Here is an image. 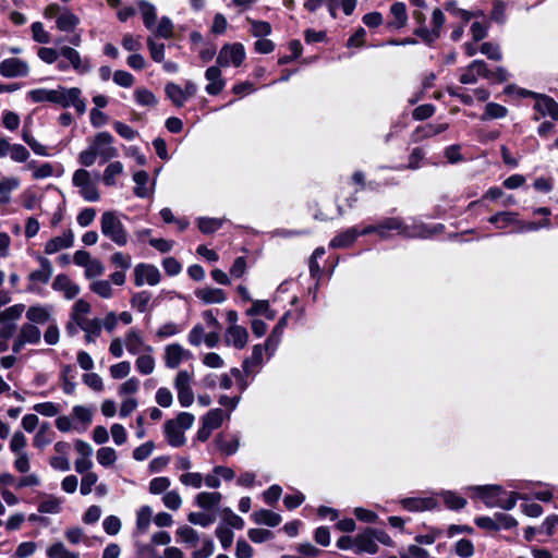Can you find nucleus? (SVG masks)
<instances>
[{
    "instance_id": "nucleus-1",
    "label": "nucleus",
    "mask_w": 558,
    "mask_h": 558,
    "mask_svg": "<svg viewBox=\"0 0 558 558\" xmlns=\"http://www.w3.org/2000/svg\"><path fill=\"white\" fill-rule=\"evenodd\" d=\"M473 492L472 498H478L488 508H501L511 510L515 507L518 499L526 500L524 495L511 492L507 494L499 485H483L470 487Z\"/></svg>"
},
{
    "instance_id": "nucleus-2",
    "label": "nucleus",
    "mask_w": 558,
    "mask_h": 558,
    "mask_svg": "<svg viewBox=\"0 0 558 558\" xmlns=\"http://www.w3.org/2000/svg\"><path fill=\"white\" fill-rule=\"evenodd\" d=\"M100 229L102 235L110 239L117 245H126L128 233L117 213L105 211L101 215Z\"/></svg>"
},
{
    "instance_id": "nucleus-3",
    "label": "nucleus",
    "mask_w": 558,
    "mask_h": 558,
    "mask_svg": "<svg viewBox=\"0 0 558 558\" xmlns=\"http://www.w3.org/2000/svg\"><path fill=\"white\" fill-rule=\"evenodd\" d=\"M53 104L60 105L63 108L74 107L78 116L86 112V101L82 97V90L78 87H63L59 86L56 89Z\"/></svg>"
},
{
    "instance_id": "nucleus-4",
    "label": "nucleus",
    "mask_w": 558,
    "mask_h": 558,
    "mask_svg": "<svg viewBox=\"0 0 558 558\" xmlns=\"http://www.w3.org/2000/svg\"><path fill=\"white\" fill-rule=\"evenodd\" d=\"M72 183L80 189L82 197L87 202H97L100 194L90 172L85 169H78L73 173Z\"/></svg>"
},
{
    "instance_id": "nucleus-5",
    "label": "nucleus",
    "mask_w": 558,
    "mask_h": 558,
    "mask_svg": "<svg viewBox=\"0 0 558 558\" xmlns=\"http://www.w3.org/2000/svg\"><path fill=\"white\" fill-rule=\"evenodd\" d=\"M245 59V50L242 44L235 43L231 45H225L216 59L217 65L220 68H227L230 65L240 66Z\"/></svg>"
},
{
    "instance_id": "nucleus-6",
    "label": "nucleus",
    "mask_w": 558,
    "mask_h": 558,
    "mask_svg": "<svg viewBox=\"0 0 558 558\" xmlns=\"http://www.w3.org/2000/svg\"><path fill=\"white\" fill-rule=\"evenodd\" d=\"M193 376L187 371H180L173 380V386L178 393L179 403L187 408L194 402V392L192 390Z\"/></svg>"
},
{
    "instance_id": "nucleus-7",
    "label": "nucleus",
    "mask_w": 558,
    "mask_h": 558,
    "mask_svg": "<svg viewBox=\"0 0 558 558\" xmlns=\"http://www.w3.org/2000/svg\"><path fill=\"white\" fill-rule=\"evenodd\" d=\"M31 72L27 61L11 57L0 62V74L5 78L26 77Z\"/></svg>"
},
{
    "instance_id": "nucleus-8",
    "label": "nucleus",
    "mask_w": 558,
    "mask_h": 558,
    "mask_svg": "<svg viewBox=\"0 0 558 558\" xmlns=\"http://www.w3.org/2000/svg\"><path fill=\"white\" fill-rule=\"evenodd\" d=\"M160 279L161 274L155 265L140 263L134 268V283L136 287L144 284L157 286Z\"/></svg>"
},
{
    "instance_id": "nucleus-9",
    "label": "nucleus",
    "mask_w": 558,
    "mask_h": 558,
    "mask_svg": "<svg viewBox=\"0 0 558 558\" xmlns=\"http://www.w3.org/2000/svg\"><path fill=\"white\" fill-rule=\"evenodd\" d=\"M445 15L440 9L433 11L432 24L433 28L428 29L426 26H420L414 31V34L422 38L427 44L434 43L440 36V29L445 24Z\"/></svg>"
},
{
    "instance_id": "nucleus-10",
    "label": "nucleus",
    "mask_w": 558,
    "mask_h": 558,
    "mask_svg": "<svg viewBox=\"0 0 558 558\" xmlns=\"http://www.w3.org/2000/svg\"><path fill=\"white\" fill-rule=\"evenodd\" d=\"M113 137L108 132L98 133L90 144L102 161H108L118 156V150L112 146Z\"/></svg>"
},
{
    "instance_id": "nucleus-11",
    "label": "nucleus",
    "mask_w": 558,
    "mask_h": 558,
    "mask_svg": "<svg viewBox=\"0 0 558 558\" xmlns=\"http://www.w3.org/2000/svg\"><path fill=\"white\" fill-rule=\"evenodd\" d=\"M191 357V352L179 343H171L165 347L163 362L166 367L174 369Z\"/></svg>"
},
{
    "instance_id": "nucleus-12",
    "label": "nucleus",
    "mask_w": 558,
    "mask_h": 558,
    "mask_svg": "<svg viewBox=\"0 0 558 558\" xmlns=\"http://www.w3.org/2000/svg\"><path fill=\"white\" fill-rule=\"evenodd\" d=\"M489 76V70L487 64L483 60L472 61L461 73L460 83L462 84H475L477 77Z\"/></svg>"
},
{
    "instance_id": "nucleus-13",
    "label": "nucleus",
    "mask_w": 558,
    "mask_h": 558,
    "mask_svg": "<svg viewBox=\"0 0 558 558\" xmlns=\"http://www.w3.org/2000/svg\"><path fill=\"white\" fill-rule=\"evenodd\" d=\"M248 342V331L243 326H228L225 333V343L228 347H233L242 350Z\"/></svg>"
},
{
    "instance_id": "nucleus-14",
    "label": "nucleus",
    "mask_w": 558,
    "mask_h": 558,
    "mask_svg": "<svg viewBox=\"0 0 558 558\" xmlns=\"http://www.w3.org/2000/svg\"><path fill=\"white\" fill-rule=\"evenodd\" d=\"M205 78L208 81L205 90L208 95H219L225 86L226 81L222 78L221 70L219 65H211L205 71Z\"/></svg>"
},
{
    "instance_id": "nucleus-15",
    "label": "nucleus",
    "mask_w": 558,
    "mask_h": 558,
    "mask_svg": "<svg viewBox=\"0 0 558 558\" xmlns=\"http://www.w3.org/2000/svg\"><path fill=\"white\" fill-rule=\"evenodd\" d=\"M135 183L134 194L140 198H146L155 192V181H150L149 174L146 171H136L133 174Z\"/></svg>"
},
{
    "instance_id": "nucleus-16",
    "label": "nucleus",
    "mask_w": 558,
    "mask_h": 558,
    "mask_svg": "<svg viewBox=\"0 0 558 558\" xmlns=\"http://www.w3.org/2000/svg\"><path fill=\"white\" fill-rule=\"evenodd\" d=\"M52 289L62 292L66 300L74 299L81 292L80 286L64 274H60L54 278Z\"/></svg>"
},
{
    "instance_id": "nucleus-17",
    "label": "nucleus",
    "mask_w": 558,
    "mask_h": 558,
    "mask_svg": "<svg viewBox=\"0 0 558 558\" xmlns=\"http://www.w3.org/2000/svg\"><path fill=\"white\" fill-rule=\"evenodd\" d=\"M60 54L69 60L73 69L78 74H85L89 72L90 65L87 60H83L80 52L69 46H62L60 48Z\"/></svg>"
},
{
    "instance_id": "nucleus-18",
    "label": "nucleus",
    "mask_w": 558,
    "mask_h": 558,
    "mask_svg": "<svg viewBox=\"0 0 558 558\" xmlns=\"http://www.w3.org/2000/svg\"><path fill=\"white\" fill-rule=\"evenodd\" d=\"M74 243V234L72 230L68 229L60 236H54L49 240L45 245V253L52 255L63 248H69Z\"/></svg>"
},
{
    "instance_id": "nucleus-19",
    "label": "nucleus",
    "mask_w": 558,
    "mask_h": 558,
    "mask_svg": "<svg viewBox=\"0 0 558 558\" xmlns=\"http://www.w3.org/2000/svg\"><path fill=\"white\" fill-rule=\"evenodd\" d=\"M377 551L378 545L374 541L372 529L355 535V554H376Z\"/></svg>"
},
{
    "instance_id": "nucleus-20",
    "label": "nucleus",
    "mask_w": 558,
    "mask_h": 558,
    "mask_svg": "<svg viewBox=\"0 0 558 558\" xmlns=\"http://www.w3.org/2000/svg\"><path fill=\"white\" fill-rule=\"evenodd\" d=\"M197 299L205 304H221L227 300L226 293L222 289L205 287L195 291Z\"/></svg>"
},
{
    "instance_id": "nucleus-21",
    "label": "nucleus",
    "mask_w": 558,
    "mask_h": 558,
    "mask_svg": "<svg viewBox=\"0 0 558 558\" xmlns=\"http://www.w3.org/2000/svg\"><path fill=\"white\" fill-rule=\"evenodd\" d=\"M153 353L154 348L146 345L144 347V353L136 359L135 367L142 375H149L155 371L156 360Z\"/></svg>"
},
{
    "instance_id": "nucleus-22",
    "label": "nucleus",
    "mask_w": 558,
    "mask_h": 558,
    "mask_svg": "<svg viewBox=\"0 0 558 558\" xmlns=\"http://www.w3.org/2000/svg\"><path fill=\"white\" fill-rule=\"evenodd\" d=\"M378 235L383 239L389 235L390 231H396L399 234H409L408 227L404 226L400 218L391 217L386 218L378 222Z\"/></svg>"
},
{
    "instance_id": "nucleus-23",
    "label": "nucleus",
    "mask_w": 558,
    "mask_h": 558,
    "mask_svg": "<svg viewBox=\"0 0 558 558\" xmlns=\"http://www.w3.org/2000/svg\"><path fill=\"white\" fill-rule=\"evenodd\" d=\"M26 318L33 325L51 323V308L44 305L29 306L26 311Z\"/></svg>"
},
{
    "instance_id": "nucleus-24",
    "label": "nucleus",
    "mask_w": 558,
    "mask_h": 558,
    "mask_svg": "<svg viewBox=\"0 0 558 558\" xmlns=\"http://www.w3.org/2000/svg\"><path fill=\"white\" fill-rule=\"evenodd\" d=\"M165 435L168 440V444L172 447H181L185 444L186 439L184 436V430L178 426L174 421H167L165 423Z\"/></svg>"
},
{
    "instance_id": "nucleus-25",
    "label": "nucleus",
    "mask_w": 558,
    "mask_h": 558,
    "mask_svg": "<svg viewBox=\"0 0 558 558\" xmlns=\"http://www.w3.org/2000/svg\"><path fill=\"white\" fill-rule=\"evenodd\" d=\"M38 262L40 264V268L32 271L28 276V279L33 283L46 284L49 282L52 276V265L46 257H39Z\"/></svg>"
},
{
    "instance_id": "nucleus-26",
    "label": "nucleus",
    "mask_w": 558,
    "mask_h": 558,
    "mask_svg": "<svg viewBox=\"0 0 558 558\" xmlns=\"http://www.w3.org/2000/svg\"><path fill=\"white\" fill-rule=\"evenodd\" d=\"M359 236V230L352 227L332 238L329 245L332 248H347L351 246Z\"/></svg>"
},
{
    "instance_id": "nucleus-27",
    "label": "nucleus",
    "mask_w": 558,
    "mask_h": 558,
    "mask_svg": "<svg viewBox=\"0 0 558 558\" xmlns=\"http://www.w3.org/2000/svg\"><path fill=\"white\" fill-rule=\"evenodd\" d=\"M80 17L68 8L62 11L56 21L57 28L61 32L72 33L80 24Z\"/></svg>"
},
{
    "instance_id": "nucleus-28",
    "label": "nucleus",
    "mask_w": 558,
    "mask_h": 558,
    "mask_svg": "<svg viewBox=\"0 0 558 558\" xmlns=\"http://www.w3.org/2000/svg\"><path fill=\"white\" fill-rule=\"evenodd\" d=\"M124 345L129 353L135 355L144 352V347H146L144 339L141 332L136 329H130L124 337Z\"/></svg>"
},
{
    "instance_id": "nucleus-29",
    "label": "nucleus",
    "mask_w": 558,
    "mask_h": 558,
    "mask_svg": "<svg viewBox=\"0 0 558 558\" xmlns=\"http://www.w3.org/2000/svg\"><path fill=\"white\" fill-rule=\"evenodd\" d=\"M401 502L403 508L410 511L430 510L437 506V501L434 497L405 498Z\"/></svg>"
},
{
    "instance_id": "nucleus-30",
    "label": "nucleus",
    "mask_w": 558,
    "mask_h": 558,
    "mask_svg": "<svg viewBox=\"0 0 558 558\" xmlns=\"http://www.w3.org/2000/svg\"><path fill=\"white\" fill-rule=\"evenodd\" d=\"M137 7L142 14L145 27L148 31H153L157 20L156 7L146 0H138Z\"/></svg>"
},
{
    "instance_id": "nucleus-31",
    "label": "nucleus",
    "mask_w": 558,
    "mask_h": 558,
    "mask_svg": "<svg viewBox=\"0 0 558 558\" xmlns=\"http://www.w3.org/2000/svg\"><path fill=\"white\" fill-rule=\"evenodd\" d=\"M534 108L542 114V116H549L554 120H558V102H556L554 99L543 96L539 97Z\"/></svg>"
},
{
    "instance_id": "nucleus-32",
    "label": "nucleus",
    "mask_w": 558,
    "mask_h": 558,
    "mask_svg": "<svg viewBox=\"0 0 558 558\" xmlns=\"http://www.w3.org/2000/svg\"><path fill=\"white\" fill-rule=\"evenodd\" d=\"M54 433L48 422H44L34 436L33 444L36 448L43 449L52 442Z\"/></svg>"
},
{
    "instance_id": "nucleus-33",
    "label": "nucleus",
    "mask_w": 558,
    "mask_h": 558,
    "mask_svg": "<svg viewBox=\"0 0 558 558\" xmlns=\"http://www.w3.org/2000/svg\"><path fill=\"white\" fill-rule=\"evenodd\" d=\"M62 510V499L53 496L46 495L38 504V512L48 514H58Z\"/></svg>"
},
{
    "instance_id": "nucleus-34",
    "label": "nucleus",
    "mask_w": 558,
    "mask_h": 558,
    "mask_svg": "<svg viewBox=\"0 0 558 558\" xmlns=\"http://www.w3.org/2000/svg\"><path fill=\"white\" fill-rule=\"evenodd\" d=\"M264 351H267L266 344H256L253 347L251 356L243 361L242 366L245 374H251L254 367L263 364Z\"/></svg>"
},
{
    "instance_id": "nucleus-35",
    "label": "nucleus",
    "mask_w": 558,
    "mask_h": 558,
    "mask_svg": "<svg viewBox=\"0 0 558 558\" xmlns=\"http://www.w3.org/2000/svg\"><path fill=\"white\" fill-rule=\"evenodd\" d=\"M222 499V495L218 492H202L196 495L195 502L196 505L205 510L213 509L214 507L218 506Z\"/></svg>"
},
{
    "instance_id": "nucleus-36",
    "label": "nucleus",
    "mask_w": 558,
    "mask_h": 558,
    "mask_svg": "<svg viewBox=\"0 0 558 558\" xmlns=\"http://www.w3.org/2000/svg\"><path fill=\"white\" fill-rule=\"evenodd\" d=\"M252 519L256 524H265L271 527L277 526L281 522L280 514L267 509L255 511L252 514Z\"/></svg>"
},
{
    "instance_id": "nucleus-37",
    "label": "nucleus",
    "mask_w": 558,
    "mask_h": 558,
    "mask_svg": "<svg viewBox=\"0 0 558 558\" xmlns=\"http://www.w3.org/2000/svg\"><path fill=\"white\" fill-rule=\"evenodd\" d=\"M78 327L85 332L86 342L92 343L100 336L102 325L100 319L94 318L87 322H81Z\"/></svg>"
},
{
    "instance_id": "nucleus-38",
    "label": "nucleus",
    "mask_w": 558,
    "mask_h": 558,
    "mask_svg": "<svg viewBox=\"0 0 558 558\" xmlns=\"http://www.w3.org/2000/svg\"><path fill=\"white\" fill-rule=\"evenodd\" d=\"M488 221L495 225L498 229L507 228L511 225H518V214L512 211H499L488 218Z\"/></svg>"
},
{
    "instance_id": "nucleus-39",
    "label": "nucleus",
    "mask_w": 558,
    "mask_h": 558,
    "mask_svg": "<svg viewBox=\"0 0 558 558\" xmlns=\"http://www.w3.org/2000/svg\"><path fill=\"white\" fill-rule=\"evenodd\" d=\"M92 311L90 304L84 299H78L71 311V319L76 324V326L81 325V322L89 320L85 316L89 314Z\"/></svg>"
},
{
    "instance_id": "nucleus-40",
    "label": "nucleus",
    "mask_w": 558,
    "mask_h": 558,
    "mask_svg": "<svg viewBox=\"0 0 558 558\" xmlns=\"http://www.w3.org/2000/svg\"><path fill=\"white\" fill-rule=\"evenodd\" d=\"M17 336L27 344H38L40 342L41 331L36 325L25 323L21 326Z\"/></svg>"
},
{
    "instance_id": "nucleus-41",
    "label": "nucleus",
    "mask_w": 558,
    "mask_h": 558,
    "mask_svg": "<svg viewBox=\"0 0 558 558\" xmlns=\"http://www.w3.org/2000/svg\"><path fill=\"white\" fill-rule=\"evenodd\" d=\"M390 13L393 16V21L389 24V26L393 28H402L405 26L408 22L407 8L403 2H395L390 7Z\"/></svg>"
},
{
    "instance_id": "nucleus-42",
    "label": "nucleus",
    "mask_w": 558,
    "mask_h": 558,
    "mask_svg": "<svg viewBox=\"0 0 558 558\" xmlns=\"http://www.w3.org/2000/svg\"><path fill=\"white\" fill-rule=\"evenodd\" d=\"M153 518V509L150 506H142L136 511V530L138 533L144 534L147 532Z\"/></svg>"
},
{
    "instance_id": "nucleus-43",
    "label": "nucleus",
    "mask_w": 558,
    "mask_h": 558,
    "mask_svg": "<svg viewBox=\"0 0 558 558\" xmlns=\"http://www.w3.org/2000/svg\"><path fill=\"white\" fill-rule=\"evenodd\" d=\"M74 418L81 424V432H85L93 421V411L84 405H75L72 409Z\"/></svg>"
},
{
    "instance_id": "nucleus-44",
    "label": "nucleus",
    "mask_w": 558,
    "mask_h": 558,
    "mask_svg": "<svg viewBox=\"0 0 558 558\" xmlns=\"http://www.w3.org/2000/svg\"><path fill=\"white\" fill-rule=\"evenodd\" d=\"M20 186V180L17 178H3L0 180V204H7L11 199V192Z\"/></svg>"
},
{
    "instance_id": "nucleus-45",
    "label": "nucleus",
    "mask_w": 558,
    "mask_h": 558,
    "mask_svg": "<svg viewBox=\"0 0 558 558\" xmlns=\"http://www.w3.org/2000/svg\"><path fill=\"white\" fill-rule=\"evenodd\" d=\"M151 32L157 37L171 38L174 35V25L170 17L162 16Z\"/></svg>"
},
{
    "instance_id": "nucleus-46",
    "label": "nucleus",
    "mask_w": 558,
    "mask_h": 558,
    "mask_svg": "<svg viewBox=\"0 0 558 558\" xmlns=\"http://www.w3.org/2000/svg\"><path fill=\"white\" fill-rule=\"evenodd\" d=\"M124 170L121 161H113L107 166L104 171L102 181L107 186H113L117 182V177Z\"/></svg>"
},
{
    "instance_id": "nucleus-47",
    "label": "nucleus",
    "mask_w": 558,
    "mask_h": 558,
    "mask_svg": "<svg viewBox=\"0 0 558 558\" xmlns=\"http://www.w3.org/2000/svg\"><path fill=\"white\" fill-rule=\"evenodd\" d=\"M89 290L102 299H110L113 296V288L109 280H94L89 284Z\"/></svg>"
},
{
    "instance_id": "nucleus-48",
    "label": "nucleus",
    "mask_w": 558,
    "mask_h": 558,
    "mask_svg": "<svg viewBox=\"0 0 558 558\" xmlns=\"http://www.w3.org/2000/svg\"><path fill=\"white\" fill-rule=\"evenodd\" d=\"M166 95L170 98L172 104L177 107H182L186 98L183 88L175 83H168L165 87Z\"/></svg>"
},
{
    "instance_id": "nucleus-49",
    "label": "nucleus",
    "mask_w": 558,
    "mask_h": 558,
    "mask_svg": "<svg viewBox=\"0 0 558 558\" xmlns=\"http://www.w3.org/2000/svg\"><path fill=\"white\" fill-rule=\"evenodd\" d=\"M25 311L24 304H14L0 312V324L19 320Z\"/></svg>"
},
{
    "instance_id": "nucleus-50",
    "label": "nucleus",
    "mask_w": 558,
    "mask_h": 558,
    "mask_svg": "<svg viewBox=\"0 0 558 558\" xmlns=\"http://www.w3.org/2000/svg\"><path fill=\"white\" fill-rule=\"evenodd\" d=\"M56 89L36 88L27 93V97L33 102H51L54 101Z\"/></svg>"
},
{
    "instance_id": "nucleus-51",
    "label": "nucleus",
    "mask_w": 558,
    "mask_h": 558,
    "mask_svg": "<svg viewBox=\"0 0 558 558\" xmlns=\"http://www.w3.org/2000/svg\"><path fill=\"white\" fill-rule=\"evenodd\" d=\"M49 558H80V555L66 549L63 543L57 542L47 548Z\"/></svg>"
},
{
    "instance_id": "nucleus-52",
    "label": "nucleus",
    "mask_w": 558,
    "mask_h": 558,
    "mask_svg": "<svg viewBox=\"0 0 558 558\" xmlns=\"http://www.w3.org/2000/svg\"><path fill=\"white\" fill-rule=\"evenodd\" d=\"M223 422V411L221 409H213L202 418V423L210 429H217Z\"/></svg>"
},
{
    "instance_id": "nucleus-53",
    "label": "nucleus",
    "mask_w": 558,
    "mask_h": 558,
    "mask_svg": "<svg viewBox=\"0 0 558 558\" xmlns=\"http://www.w3.org/2000/svg\"><path fill=\"white\" fill-rule=\"evenodd\" d=\"M134 97L138 105L154 107L157 105L156 96L147 88L140 87L134 90Z\"/></svg>"
},
{
    "instance_id": "nucleus-54",
    "label": "nucleus",
    "mask_w": 558,
    "mask_h": 558,
    "mask_svg": "<svg viewBox=\"0 0 558 558\" xmlns=\"http://www.w3.org/2000/svg\"><path fill=\"white\" fill-rule=\"evenodd\" d=\"M96 458L100 465L111 466L117 461V452L111 447H102L98 449Z\"/></svg>"
},
{
    "instance_id": "nucleus-55",
    "label": "nucleus",
    "mask_w": 558,
    "mask_h": 558,
    "mask_svg": "<svg viewBox=\"0 0 558 558\" xmlns=\"http://www.w3.org/2000/svg\"><path fill=\"white\" fill-rule=\"evenodd\" d=\"M177 535L181 538L182 542L195 546L199 541V534L193 527L189 525L180 526L177 530Z\"/></svg>"
},
{
    "instance_id": "nucleus-56",
    "label": "nucleus",
    "mask_w": 558,
    "mask_h": 558,
    "mask_svg": "<svg viewBox=\"0 0 558 558\" xmlns=\"http://www.w3.org/2000/svg\"><path fill=\"white\" fill-rule=\"evenodd\" d=\"M147 47L150 53V58L155 62H163L165 60V45L157 43L153 37H147Z\"/></svg>"
},
{
    "instance_id": "nucleus-57",
    "label": "nucleus",
    "mask_w": 558,
    "mask_h": 558,
    "mask_svg": "<svg viewBox=\"0 0 558 558\" xmlns=\"http://www.w3.org/2000/svg\"><path fill=\"white\" fill-rule=\"evenodd\" d=\"M150 294L147 291H141L131 298V305L133 308L137 310L140 313L146 312L148 304L150 302Z\"/></svg>"
},
{
    "instance_id": "nucleus-58",
    "label": "nucleus",
    "mask_w": 558,
    "mask_h": 558,
    "mask_svg": "<svg viewBox=\"0 0 558 558\" xmlns=\"http://www.w3.org/2000/svg\"><path fill=\"white\" fill-rule=\"evenodd\" d=\"M171 485V481L169 477L166 476H159L155 477L149 482V493L153 495H159L162 493H167L168 488Z\"/></svg>"
},
{
    "instance_id": "nucleus-59",
    "label": "nucleus",
    "mask_w": 558,
    "mask_h": 558,
    "mask_svg": "<svg viewBox=\"0 0 558 558\" xmlns=\"http://www.w3.org/2000/svg\"><path fill=\"white\" fill-rule=\"evenodd\" d=\"M508 113V110L506 107L496 104V102H488L485 107V113L482 117L483 120L486 119H500L506 117Z\"/></svg>"
},
{
    "instance_id": "nucleus-60",
    "label": "nucleus",
    "mask_w": 558,
    "mask_h": 558,
    "mask_svg": "<svg viewBox=\"0 0 558 558\" xmlns=\"http://www.w3.org/2000/svg\"><path fill=\"white\" fill-rule=\"evenodd\" d=\"M251 24L252 35L255 37H265L271 33V25L265 21H255L247 17Z\"/></svg>"
},
{
    "instance_id": "nucleus-61",
    "label": "nucleus",
    "mask_w": 558,
    "mask_h": 558,
    "mask_svg": "<svg viewBox=\"0 0 558 558\" xmlns=\"http://www.w3.org/2000/svg\"><path fill=\"white\" fill-rule=\"evenodd\" d=\"M442 499L446 506L452 510L462 509L466 505V500L452 492L442 493Z\"/></svg>"
},
{
    "instance_id": "nucleus-62",
    "label": "nucleus",
    "mask_w": 558,
    "mask_h": 558,
    "mask_svg": "<svg viewBox=\"0 0 558 558\" xmlns=\"http://www.w3.org/2000/svg\"><path fill=\"white\" fill-rule=\"evenodd\" d=\"M162 502L168 509L177 511L182 506V498L178 490H170L162 496Z\"/></svg>"
},
{
    "instance_id": "nucleus-63",
    "label": "nucleus",
    "mask_w": 558,
    "mask_h": 558,
    "mask_svg": "<svg viewBox=\"0 0 558 558\" xmlns=\"http://www.w3.org/2000/svg\"><path fill=\"white\" fill-rule=\"evenodd\" d=\"M33 409L38 414L47 416V417L56 416L60 412V407L50 401L37 403L33 407Z\"/></svg>"
},
{
    "instance_id": "nucleus-64",
    "label": "nucleus",
    "mask_w": 558,
    "mask_h": 558,
    "mask_svg": "<svg viewBox=\"0 0 558 558\" xmlns=\"http://www.w3.org/2000/svg\"><path fill=\"white\" fill-rule=\"evenodd\" d=\"M215 550V544L211 538L202 539V547L192 553V558H209Z\"/></svg>"
}]
</instances>
